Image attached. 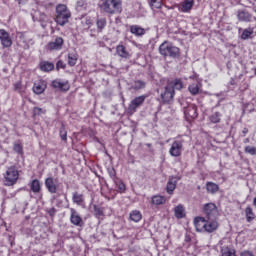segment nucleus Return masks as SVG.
<instances>
[{"mask_svg":"<svg viewBox=\"0 0 256 256\" xmlns=\"http://www.w3.org/2000/svg\"><path fill=\"white\" fill-rule=\"evenodd\" d=\"M245 143H249V138H247V139L245 140Z\"/></svg>","mask_w":256,"mask_h":256,"instance_id":"nucleus-52","label":"nucleus"},{"mask_svg":"<svg viewBox=\"0 0 256 256\" xmlns=\"http://www.w3.org/2000/svg\"><path fill=\"white\" fill-rule=\"evenodd\" d=\"M86 24L91 25V20L90 19L86 20Z\"/></svg>","mask_w":256,"mask_h":256,"instance_id":"nucleus-50","label":"nucleus"},{"mask_svg":"<svg viewBox=\"0 0 256 256\" xmlns=\"http://www.w3.org/2000/svg\"><path fill=\"white\" fill-rule=\"evenodd\" d=\"M148 3L152 9H161V0H148Z\"/></svg>","mask_w":256,"mask_h":256,"instance_id":"nucleus-40","label":"nucleus"},{"mask_svg":"<svg viewBox=\"0 0 256 256\" xmlns=\"http://www.w3.org/2000/svg\"><path fill=\"white\" fill-rule=\"evenodd\" d=\"M177 181H179V178L175 176H170L167 182L166 191L168 195H173V192L175 189H177Z\"/></svg>","mask_w":256,"mask_h":256,"instance_id":"nucleus-15","label":"nucleus"},{"mask_svg":"<svg viewBox=\"0 0 256 256\" xmlns=\"http://www.w3.org/2000/svg\"><path fill=\"white\" fill-rule=\"evenodd\" d=\"M60 137H61L62 141H66L67 140V131L65 130L64 127H62L60 129Z\"/></svg>","mask_w":256,"mask_h":256,"instance_id":"nucleus-45","label":"nucleus"},{"mask_svg":"<svg viewBox=\"0 0 256 256\" xmlns=\"http://www.w3.org/2000/svg\"><path fill=\"white\" fill-rule=\"evenodd\" d=\"M30 189L33 193H41V182L38 179H34L30 183Z\"/></svg>","mask_w":256,"mask_h":256,"instance_id":"nucleus-29","label":"nucleus"},{"mask_svg":"<svg viewBox=\"0 0 256 256\" xmlns=\"http://www.w3.org/2000/svg\"><path fill=\"white\" fill-rule=\"evenodd\" d=\"M193 5H195V0H184L179 6V11L181 13H190Z\"/></svg>","mask_w":256,"mask_h":256,"instance_id":"nucleus-17","label":"nucleus"},{"mask_svg":"<svg viewBox=\"0 0 256 256\" xmlns=\"http://www.w3.org/2000/svg\"><path fill=\"white\" fill-rule=\"evenodd\" d=\"M79 56L77 54H68V65L69 67H75L77 65V61Z\"/></svg>","mask_w":256,"mask_h":256,"instance_id":"nucleus-35","label":"nucleus"},{"mask_svg":"<svg viewBox=\"0 0 256 256\" xmlns=\"http://www.w3.org/2000/svg\"><path fill=\"white\" fill-rule=\"evenodd\" d=\"M52 87L54 89H59V91H63L64 93L69 91V89H71V85L69 84V81L60 80V79H56L52 81Z\"/></svg>","mask_w":256,"mask_h":256,"instance_id":"nucleus-13","label":"nucleus"},{"mask_svg":"<svg viewBox=\"0 0 256 256\" xmlns=\"http://www.w3.org/2000/svg\"><path fill=\"white\" fill-rule=\"evenodd\" d=\"M183 143H185L184 139L174 140L170 145L169 155L171 157H181V155H183V151H184Z\"/></svg>","mask_w":256,"mask_h":256,"instance_id":"nucleus-5","label":"nucleus"},{"mask_svg":"<svg viewBox=\"0 0 256 256\" xmlns=\"http://www.w3.org/2000/svg\"><path fill=\"white\" fill-rule=\"evenodd\" d=\"M63 47V38L57 37L55 41L48 44V49L50 51H59Z\"/></svg>","mask_w":256,"mask_h":256,"instance_id":"nucleus-20","label":"nucleus"},{"mask_svg":"<svg viewBox=\"0 0 256 256\" xmlns=\"http://www.w3.org/2000/svg\"><path fill=\"white\" fill-rule=\"evenodd\" d=\"M67 67V64H65V62H63V60H59L56 63V70L59 71V69H65Z\"/></svg>","mask_w":256,"mask_h":256,"instance_id":"nucleus-44","label":"nucleus"},{"mask_svg":"<svg viewBox=\"0 0 256 256\" xmlns=\"http://www.w3.org/2000/svg\"><path fill=\"white\" fill-rule=\"evenodd\" d=\"M245 214H246L247 223H251V221H253V219H255V213H253V208H251L249 206L246 207Z\"/></svg>","mask_w":256,"mask_h":256,"instance_id":"nucleus-34","label":"nucleus"},{"mask_svg":"<svg viewBox=\"0 0 256 256\" xmlns=\"http://www.w3.org/2000/svg\"><path fill=\"white\" fill-rule=\"evenodd\" d=\"M116 53L118 57H121L122 59H131V53H129L127 48L123 45H118L116 47Z\"/></svg>","mask_w":256,"mask_h":256,"instance_id":"nucleus-21","label":"nucleus"},{"mask_svg":"<svg viewBox=\"0 0 256 256\" xmlns=\"http://www.w3.org/2000/svg\"><path fill=\"white\" fill-rule=\"evenodd\" d=\"M165 203H167V197L162 196V195H154L151 198V204L152 205H165Z\"/></svg>","mask_w":256,"mask_h":256,"instance_id":"nucleus-25","label":"nucleus"},{"mask_svg":"<svg viewBox=\"0 0 256 256\" xmlns=\"http://www.w3.org/2000/svg\"><path fill=\"white\" fill-rule=\"evenodd\" d=\"M204 215L206 219H217L219 216V210L217 206L213 203H208L204 206Z\"/></svg>","mask_w":256,"mask_h":256,"instance_id":"nucleus-8","label":"nucleus"},{"mask_svg":"<svg viewBox=\"0 0 256 256\" xmlns=\"http://www.w3.org/2000/svg\"><path fill=\"white\" fill-rule=\"evenodd\" d=\"M45 113H47V111L43 110L42 108H39V107H34L33 108L34 117H39V115H45Z\"/></svg>","mask_w":256,"mask_h":256,"instance_id":"nucleus-41","label":"nucleus"},{"mask_svg":"<svg viewBox=\"0 0 256 256\" xmlns=\"http://www.w3.org/2000/svg\"><path fill=\"white\" fill-rule=\"evenodd\" d=\"M242 133H243V136L245 137L247 135V133H249V129L244 128Z\"/></svg>","mask_w":256,"mask_h":256,"instance_id":"nucleus-49","label":"nucleus"},{"mask_svg":"<svg viewBox=\"0 0 256 256\" xmlns=\"http://www.w3.org/2000/svg\"><path fill=\"white\" fill-rule=\"evenodd\" d=\"M168 85H171L173 91H175V89H177L178 91H181V89H183V81H181V79H176L172 82H169Z\"/></svg>","mask_w":256,"mask_h":256,"instance_id":"nucleus-32","label":"nucleus"},{"mask_svg":"<svg viewBox=\"0 0 256 256\" xmlns=\"http://www.w3.org/2000/svg\"><path fill=\"white\" fill-rule=\"evenodd\" d=\"M3 177L4 185L6 187H13V185H16L17 181H19V170L16 166H9L3 174Z\"/></svg>","mask_w":256,"mask_h":256,"instance_id":"nucleus-3","label":"nucleus"},{"mask_svg":"<svg viewBox=\"0 0 256 256\" xmlns=\"http://www.w3.org/2000/svg\"><path fill=\"white\" fill-rule=\"evenodd\" d=\"M99 7L103 13L108 15H119L123 11V1L121 0H101Z\"/></svg>","mask_w":256,"mask_h":256,"instance_id":"nucleus-1","label":"nucleus"},{"mask_svg":"<svg viewBox=\"0 0 256 256\" xmlns=\"http://www.w3.org/2000/svg\"><path fill=\"white\" fill-rule=\"evenodd\" d=\"M141 212L139 210H134L130 213V219L131 221H134V223H139L142 219Z\"/></svg>","mask_w":256,"mask_h":256,"instance_id":"nucleus-33","label":"nucleus"},{"mask_svg":"<svg viewBox=\"0 0 256 256\" xmlns=\"http://www.w3.org/2000/svg\"><path fill=\"white\" fill-rule=\"evenodd\" d=\"M159 53L163 57H172L175 59V57H179L180 50L170 42L165 41L159 46Z\"/></svg>","mask_w":256,"mask_h":256,"instance_id":"nucleus-4","label":"nucleus"},{"mask_svg":"<svg viewBox=\"0 0 256 256\" xmlns=\"http://www.w3.org/2000/svg\"><path fill=\"white\" fill-rule=\"evenodd\" d=\"M109 175L110 177L113 179V181H115V179H117V173L115 172V169H110L109 170Z\"/></svg>","mask_w":256,"mask_h":256,"instance_id":"nucleus-47","label":"nucleus"},{"mask_svg":"<svg viewBox=\"0 0 256 256\" xmlns=\"http://www.w3.org/2000/svg\"><path fill=\"white\" fill-rule=\"evenodd\" d=\"M55 22L60 27H64L69 23V19H71V10L65 4H58L56 6V15H55Z\"/></svg>","mask_w":256,"mask_h":256,"instance_id":"nucleus-2","label":"nucleus"},{"mask_svg":"<svg viewBox=\"0 0 256 256\" xmlns=\"http://www.w3.org/2000/svg\"><path fill=\"white\" fill-rule=\"evenodd\" d=\"M55 213H57V210H55V208H50L48 210V214L50 215V217H54Z\"/></svg>","mask_w":256,"mask_h":256,"instance_id":"nucleus-48","label":"nucleus"},{"mask_svg":"<svg viewBox=\"0 0 256 256\" xmlns=\"http://www.w3.org/2000/svg\"><path fill=\"white\" fill-rule=\"evenodd\" d=\"M145 99H147V95H141L138 97H135L128 106L129 113H137V109L145 103Z\"/></svg>","mask_w":256,"mask_h":256,"instance_id":"nucleus-7","label":"nucleus"},{"mask_svg":"<svg viewBox=\"0 0 256 256\" xmlns=\"http://www.w3.org/2000/svg\"><path fill=\"white\" fill-rule=\"evenodd\" d=\"M130 33L136 37H143L145 35V29L139 25L130 26Z\"/></svg>","mask_w":256,"mask_h":256,"instance_id":"nucleus-24","label":"nucleus"},{"mask_svg":"<svg viewBox=\"0 0 256 256\" xmlns=\"http://www.w3.org/2000/svg\"><path fill=\"white\" fill-rule=\"evenodd\" d=\"M72 201L79 207H85V196L79 192H74L72 194Z\"/></svg>","mask_w":256,"mask_h":256,"instance_id":"nucleus-19","label":"nucleus"},{"mask_svg":"<svg viewBox=\"0 0 256 256\" xmlns=\"http://www.w3.org/2000/svg\"><path fill=\"white\" fill-rule=\"evenodd\" d=\"M184 114L187 119H197L198 113H197V105L195 104H189L184 109Z\"/></svg>","mask_w":256,"mask_h":256,"instance_id":"nucleus-14","label":"nucleus"},{"mask_svg":"<svg viewBox=\"0 0 256 256\" xmlns=\"http://www.w3.org/2000/svg\"><path fill=\"white\" fill-rule=\"evenodd\" d=\"M237 19L243 23H251L256 21V17L253 14L247 12V10H238L237 11Z\"/></svg>","mask_w":256,"mask_h":256,"instance_id":"nucleus-11","label":"nucleus"},{"mask_svg":"<svg viewBox=\"0 0 256 256\" xmlns=\"http://www.w3.org/2000/svg\"><path fill=\"white\" fill-rule=\"evenodd\" d=\"M105 188H102V195H103V191H104Z\"/></svg>","mask_w":256,"mask_h":256,"instance_id":"nucleus-53","label":"nucleus"},{"mask_svg":"<svg viewBox=\"0 0 256 256\" xmlns=\"http://www.w3.org/2000/svg\"><path fill=\"white\" fill-rule=\"evenodd\" d=\"M43 195L41 194L40 199H42Z\"/></svg>","mask_w":256,"mask_h":256,"instance_id":"nucleus-54","label":"nucleus"},{"mask_svg":"<svg viewBox=\"0 0 256 256\" xmlns=\"http://www.w3.org/2000/svg\"><path fill=\"white\" fill-rule=\"evenodd\" d=\"M14 89H15V91L21 92V89H23L21 81L14 83Z\"/></svg>","mask_w":256,"mask_h":256,"instance_id":"nucleus-46","label":"nucleus"},{"mask_svg":"<svg viewBox=\"0 0 256 256\" xmlns=\"http://www.w3.org/2000/svg\"><path fill=\"white\" fill-rule=\"evenodd\" d=\"M206 223H207V218L205 219V217H196L194 219V225L196 227V231H198L199 233L205 231Z\"/></svg>","mask_w":256,"mask_h":256,"instance_id":"nucleus-18","label":"nucleus"},{"mask_svg":"<svg viewBox=\"0 0 256 256\" xmlns=\"http://www.w3.org/2000/svg\"><path fill=\"white\" fill-rule=\"evenodd\" d=\"M0 43L4 49H9L13 45L11 35L5 29H0Z\"/></svg>","mask_w":256,"mask_h":256,"instance_id":"nucleus-9","label":"nucleus"},{"mask_svg":"<svg viewBox=\"0 0 256 256\" xmlns=\"http://www.w3.org/2000/svg\"><path fill=\"white\" fill-rule=\"evenodd\" d=\"M70 223L75 227H83L84 225L83 218L75 208H70Z\"/></svg>","mask_w":256,"mask_h":256,"instance_id":"nucleus-10","label":"nucleus"},{"mask_svg":"<svg viewBox=\"0 0 256 256\" xmlns=\"http://www.w3.org/2000/svg\"><path fill=\"white\" fill-rule=\"evenodd\" d=\"M206 190H207V193H210L211 195H215V193L219 191V185H217L215 182H207Z\"/></svg>","mask_w":256,"mask_h":256,"instance_id":"nucleus-28","label":"nucleus"},{"mask_svg":"<svg viewBox=\"0 0 256 256\" xmlns=\"http://www.w3.org/2000/svg\"><path fill=\"white\" fill-rule=\"evenodd\" d=\"M13 149L18 155H23V145L21 143H14Z\"/></svg>","mask_w":256,"mask_h":256,"instance_id":"nucleus-42","label":"nucleus"},{"mask_svg":"<svg viewBox=\"0 0 256 256\" xmlns=\"http://www.w3.org/2000/svg\"><path fill=\"white\" fill-rule=\"evenodd\" d=\"M96 27H97L98 33H102L103 29H105V27H107V19H105V18L97 19Z\"/></svg>","mask_w":256,"mask_h":256,"instance_id":"nucleus-30","label":"nucleus"},{"mask_svg":"<svg viewBox=\"0 0 256 256\" xmlns=\"http://www.w3.org/2000/svg\"><path fill=\"white\" fill-rule=\"evenodd\" d=\"M245 153H248L249 155H256V148L253 146H246Z\"/></svg>","mask_w":256,"mask_h":256,"instance_id":"nucleus-43","label":"nucleus"},{"mask_svg":"<svg viewBox=\"0 0 256 256\" xmlns=\"http://www.w3.org/2000/svg\"><path fill=\"white\" fill-rule=\"evenodd\" d=\"M210 123H221V112H215L209 116Z\"/></svg>","mask_w":256,"mask_h":256,"instance_id":"nucleus-36","label":"nucleus"},{"mask_svg":"<svg viewBox=\"0 0 256 256\" xmlns=\"http://www.w3.org/2000/svg\"><path fill=\"white\" fill-rule=\"evenodd\" d=\"M94 215H95V217H97V219H101L102 217H105L103 208L95 206L94 207Z\"/></svg>","mask_w":256,"mask_h":256,"instance_id":"nucleus-38","label":"nucleus"},{"mask_svg":"<svg viewBox=\"0 0 256 256\" xmlns=\"http://www.w3.org/2000/svg\"><path fill=\"white\" fill-rule=\"evenodd\" d=\"M39 69L42 70L44 73H49L55 69V64L49 61H41L39 63Z\"/></svg>","mask_w":256,"mask_h":256,"instance_id":"nucleus-22","label":"nucleus"},{"mask_svg":"<svg viewBox=\"0 0 256 256\" xmlns=\"http://www.w3.org/2000/svg\"><path fill=\"white\" fill-rule=\"evenodd\" d=\"M46 89H47V84L44 81L37 82L33 86V92L36 95H41V93H44Z\"/></svg>","mask_w":256,"mask_h":256,"instance_id":"nucleus-23","label":"nucleus"},{"mask_svg":"<svg viewBox=\"0 0 256 256\" xmlns=\"http://www.w3.org/2000/svg\"><path fill=\"white\" fill-rule=\"evenodd\" d=\"M146 85L147 84L145 83V81H143V80H136L132 84V89H134V91H139L141 89H145Z\"/></svg>","mask_w":256,"mask_h":256,"instance_id":"nucleus-31","label":"nucleus"},{"mask_svg":"<svg viewBox=\"0 0 256 256\" xmlns=\"http://www.w3.org/2000/svg\"><path fill=\"white\" fill-rule=\"evenodd\" d=\"M253 205H254V207H256V197L253 200Z\"/></svg>","mask_w":256,"mask_h":256,"instance_id":"nucleus-51","label":"nucleus"},{"mask_svg":"<svg viewBox=\"0 0 256 256\" xmlns=\"http://www.w3.org/2000/svg\"><path fill=\"white\" fill-rule=\"evenodd\" d=\"M45 187L49 193L55 194L57 191H59L61 182H59V178H55L50 175L45 179Z\"/></svg>","mask_w":256,"mask_h":256,"instance_id":"nucleus-6","label":"nucleus"},{"mask_svg":"<svg viewBox=\"0 0 256 256\" xmlns=\"http://www.w3.org/2000/svg\"><path fill=\"white\" fill-rule=\"evenodd\" d=\"M174 215L176 219H183L185 217V207H183V204H179L174 208Z\"/></svg>","mask_w":256,"mask_h":256,"instance_id":"nucleus-27","label":"nucleus"},{"mask_svg":"<svg viewBox=\"0 0 256 256\" xmlns=\"http://www.w3.org/2000/svg\"><path fill=\"white\" fill-rule=\"evenodd\" d=\"M188 90L191 93V95H198L199 94V83L191 84L188 87Z\"/></svg>","mask_w":256,"mask_h":256,"instance_id":"nucleus-37","label":"nucleus"},{"mask_svg":"<svg viewBox=\"0 0 256 256\" xmlns=\"http://www.w3.org/2000/svg\"><path fill=\"white\" fill-rule=\"evenodd\" d=\"M221 253H222V256H235V250L229 247L222 248Z\"/></svg>","mask_w":256,"mask_h":256,"instance_id":"nucleus-39","label":"nucleus"},{"mask_svg":"<svg viewBox=\"0 0 256 256\" xmlns=\"http://www.w3.org/2000/svg\"><path fill=\"white\" fill-rule=\"evenodd\" d=\"M114 184L116 187V193H125V191H127V186L121 179L115 178Z\"/></svg>","mask_w":256,"mask_h":256,"instance_id":"nucleus-26","label":"nucleus"},{"mask_svg":"<svg viewBox=\"0 0 256 256\" xmlns=\"http://www.w3.org/2000/svg\"><path fill=\"white\" fill-rule=\"evenodd\" d=\"M173 97H175V90H173L171 85L167 84L164 92L161 93V99L163 103H170V101L173 100Z\"/></svg>","mask_w":256,"mask_h":256,"instance_id":"nucleus-12","label":"nucleus"},{"mask_svg":"<svg viewBox=\"0 0 256 256\" xmlns=\"http://www.w3.org/2000/svg\"><path fill=\"white\" fill-rule=\"evenodd\" d=\"M219 229V222H217V219H206V227L205 230L206 233H213L214 231H217Z\"/></svg>","mask_w":256,"mask_h":256,"instance_id":"nucleus-16","label":"nucleus"}]
</instances>
